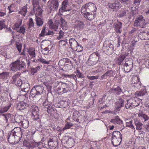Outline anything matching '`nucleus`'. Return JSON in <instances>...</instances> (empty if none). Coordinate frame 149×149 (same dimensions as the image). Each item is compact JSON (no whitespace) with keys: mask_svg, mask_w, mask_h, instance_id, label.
Listing matches in <instances>:
<instances>
[{"mask_svg":"<svg viewBox=\"0 0 149 149\" xmlns=\"http://www.w3.org/2000/svg\"><path fill=\"white\" fill-rule=\"evenodd\" d=\"M43 87L41 86H35L31 89L30 97L34 100H39L41 98V93H42Z\"/></svg>","mask_w":149,"mask_h":149,"instance_id":"1","label":"nucleus"},{"mask_svg":"<svg viewBox=\"0 0 149 149\" xmlns=\"http://www.w3.org/2000/svg\"><path fill=\"white\" fill-rule=\"evenodd\" d=\"M127 103L125 105V108L127 109H132L138 106L140 103L139 98H134L128 100H126Z\"/></svg>","mask_w":149,"mask_h":149,"instance_id":"2","label":"nucleus"},{"mask_svg":"<svg viewBox=\"0 0 149 149\" xmlns=\"http://www.w3.org/2000/svg\"><path fill=\"white\" fill-rule=\"evenodd\" d=\"M99 58V54L98 52H95L90 55L87 63L89 66L94 65L97 63Z\"/></svg>","mask_w":149,"mask_h":149,"instance_id":"3","label":"nucleus"},{"mask_svg":"<svg viewBox=\"0 0 149 149\" xmlns=\"http://www.w3.org/2000/svg\"><path fill=\"white\" fill-rule=\"evenodd\" d=\"M103 52L107 55L111 54L113 51V45L108 41L104 42V43L102 47Z\"/></svg>","mask_w":149,"mask_h":149,"instance_id":"4","label":"nucleus"},{"mask_svg":"<svg viewBox=\"0 0 149 149\" xmlns=\"http://www.w3.org/2000/svg\"><path fill=\"white\" fill-rule=\"evenodd\" d=\"M97 9L95 5L91 3H89L86 4L82 8L81 10L84 9V10L87 12H93L94 14H95L96 12V10Z\"/></svg>","mask_w":149,"mask_h":149,"instance_id":"5","label":"nucleus"},{"mask_svg":"<svg viewBox=\"0 0 149 149\" xmlns=\"http://www.w3.org/2000/svg\"><path fill=\"white\" fill-rule=\"evenodd\" d=\"M147 24L142 15L139 16L135 20L134 23L135 26H139L141 28H145Z\"/></svg>","mask_w":149,"mask_h":149,"instance_id":"6","label":"nucleus"},{"mask_svg":"<svg viewBox=\"0 0 149 149\" xmlns=\"http://www.w3.org/2000/svg\"><path fill=\"white\" fill-rule=\"evenodd\" d=\"M59 6L58 0H52L51 1V5L49 7V13H51L52 11L57 10Z\"/></svg>","mask_w":149,"mask_h":149,"instance_id":"7","label":"nucleus"},{"mask_svg":"<svg viewBox=\"0 0 149 149\" xmlns=\"http://www.w3.org/2000/svg\"><path fill=\"white\" fill-rule=\"evenodd\" d=\"M20 140L19 138L16 137L11 133H10V134L9 135L8 138V141L10 144H16L18 143Z\"/></svg>","mask_w":149,"mask_h":149,"instance_id":"8","label":"nucleus"},{"mask_svg":"<svg viewBox=\"0 0 149 149\" xmlns=\"http://www.w3.org/2000/svg\"><path fill=\"white\" fill-rule=\"evenodd\" d=\"M42 104L45 108L47 109V112L48 113L52 114L54 111L55 109L52 107V104H49L46 100L43 102Z\"/></svg>","mask_w":149,"mask_h":149,"instance_id":"9","label":"nucleus"},{"mask_svg":"<svg viewBox=\"0 0 149 149\" xmlns=\"http://www.w3.org/2000/svg\"><path fill=\"white\" fill-rule=\"evenodd\" d=\"M11 133L16 137L19 138L20 139V138L22 136V130L20 128L17 127L14 128L12 130Z\"/></svg>","mask_w":149,"mask_h":149,"instance_id":"10","label":"nucleus"},{"mask_svg":"<svg viewBox=\"0 0 149 149\" xmlns=\"http://www.w3.org/2000/svg\"><path fill=\"white\" fill-rule=\"evenodd\" d=\"M108 6L110 8L113 9V11H116L118 10L120 6V3L118 1H116L113 3H109Z\"/></svg>","mask_w":149,"mask_h":149,"instance_id":"11","label":"nucleus"},{"mask_svg":"<svg viewBox=\"0 0 149 149\" xmlns=\"http://www.w3.org/2000/svg\"><path fill=\"white\" fill-rule=\"evenodd\" d=\"M81 13L84 15V17L88 20H91L94 18V15L91 12H88V11L86 12L84 10V9H83L81 10Z\"/></svg>","mask_w":149,"mask_h":149,"instance_id":"12","label":"nucleus"},{"mask_svg":"<svg viewBox=\"0 0 149 149\" xmlns=\"http://www.w3.org/2000/svg\"><path fill=\"white\" fill-rule=\"evenodd\" d=\"M19 60H17L10 64L11 70L16 71L19 70Z\"/></svg>","mask_w":149,"mask_h":149,"instance_id":"13","label":"nucleus"},{"mask_svg":"<svg viewBox=\"0 0 149 149\" xmlns=\"http://www.w3.org/2000/svg\"><path fill=\"white\" fill-rule=\"evenodd\" d=\"M114 74H115L113 71L112 70H109L106 72L102 76L101 79H106L108 77H113Z\"/></svg>","mask_w":149,"mask_h":149,"instance_id":"14","label":"nucleus"},{"mask_svg":"<svg viewBox=\"0 0 149 149\" xmlns=\"http://www.w3.org/2000/svg\"><path fill=\"white\" fill-rule=\"evenodd\" d=\"M125 102L124 100L122 98H119L118 100L116 103V109L119 111L120 110V108L123 106Z\"/></svg>","mask_w":149,"mask_h":149,"instance_id":"15","label":"nucleus"},{"mask_svg":"<svg viewBox=\"0 0 149 149\" xmlns=\"http://www.w3.org/2000/svg\"><path fill=\"white\" fill-rule=\"evenodd\" d=\"M139 36L143 40H149V32L143 31L141 32L139 34Z\"/></svg>","mask_w":149,"mask_h":149,"instance_id":"16","label":"nucleus"},{"mask_svg":"<svg viewBox=\"0 0 149 149\" xmlns=\"http://www.w3.org/2000/svg\"><path fill=\"white\" fill-rule=\"evenodd\" d=\"M69 44L71 48L72 49H75L78 46L77 41L74 39L71 38L69 40Z\"/></svg>","mask_w":149,"mask_h":149,"instance_id":"17","label":"nucleus"},{"mask_svg":"<svg viewBox=\"0 0 149 149\" xmlns=\"http://www.w3.org/2000/svg\"><path fill=\"white\" fill-rule=\"evenodd\" d=\"M116 32L117 33H120L121 32L122 23L120 22H116L114 24Z\"/></svg>","mask_w":149,"mask_h":149,"instance_id":"18","label":"nucleus"},{"mask_svg":"<svg viewBox=\"0 0 149 149\" xmlns=\"http://www.w3.org/2000/svg\"><path fill=\"white\" fill-rule=\"evenodd\" d=\"M68 5V0H65L62 2V7L60 9V11L62 12H63L64 11H69L70 10L68 9L67 8Z\"/></svg>","mask_w":149,"mask_h":149,"instance_id":"19","label":"nucleus"},{"mask_svg":"<svg viewBox=\"0 0 149 149\" xmlns=\"http://www.w3.org/2000/svg\"><path fill=\"white\" fill-rule=\"evenodd\" d=\"M110 92L111 93H114L117 95H118L122 92L121 89L119 86H117L115 87H113L109 90Z\"/></svg>","mask_w":149,"mask_h":149,"instance_id":"20","label":"nucleus"},{"mask_svg":"<svg viewBox=\"0 0 149 149\" xmlns=\"http://www.w3.org/2000/svg\"><path fill=\"white\" fill-rule=\"evenodd\" d=\"M111 140L113 145L116 147L120 145L122 141V139H117V138H111Z\"/></svg>","mask_w":149,"mask_h":149,"instance_id":"21","label":"nucleus"},{"mask_svg":"<svg viewBox=\"0 0 149 149\" xmlns=\"http://www.w3.org/2000/svg\"><path fill=\"white\" fill-rule=\"evenodd\" d=\"M132 84H133V86L134 87L137 88H140V82L139 81V79L138 78H133L132 79Z\"/></svg>","mask_w":149,"mask_h":149,"instance_id":"22","label":"nucleus"},{"mask_svg":"<svg viewBox=\"0 0 149 149\" xmlns=\"http://www.w3.org/2000/svg\"><path fill=\"white\" fill-rule=\"evenodd\" d=\"M60 20L62 29L63 30H66L68 28V25L66 21L62 17L60 18Z\"/></svg>","mask_w":149,"mask_h":149,"instance_id":"23","label":"nucleus"},{"mask_svg":"<svg viewBox=\"0 0 149 149\" xmlns=\"http://www.w3.org/2000/svg\"><path fill=\"white\" fill-rule=\"evenodd\" d=\"M84 26V23L80 21L77 20L75 22V26L79 29H83Z\"/></svg>","mask_w":149,"mask_h":149,"instance_id":"24","label":"nucleus"},{"mask_svg":"<svg viewBox=\"0 0 149 149\" xmlns=\"http://www.w3.org/2000/svg\"><path fill=\"white\" fill-rule=\"evenodd\" d=\"M20 74L19 72H17L15 74L13 75L12 77V79H11V83L12 84L15 83L16 81H18L20 78Z\"/></svg>","mask_w":149,"mask_h":149,"instance_id":"25","label":"nucleus"},{"mask_svg":"<svg viewBox=\"0 0 149 149\" xmlns=\"http://www.w3.org/2000/svg\"><path fill=\"white\" fill-rule=\"evenodd\" d=\"M58 143L56 141H54L52 139H49L48 141L49 146L56 148L57 146Z\"/></svg>","mask_w":149,"mask_h":149,"instance_id":"26","label":"nucleus"},{"mask_svg":"<svg viewBox=\"0 0 149 149\" xmlns=\"http://www.w3.org/2000/svg\"><path fill=\"white\" fill-rule=\"evenodd\" d=\"M26 106H28L27 104L23 101H22L18 104L17 108L19 110H22L24 109Z\"/></svg>","mask_w":149,"mask_h":149,"instance_id":"27","label":"nucleus"},{"mask_svg":"<svg viewBox=\"0 0 149 149\" xmlns=\"http://www.w3.org/2000/svg\"><path fill=\"white\" fill-rule=\"evenodd\" d=\"M122 135L118 131H115L113 132L112 134L111 138H117V139H122Z\"/></svg>","mask_w":149,"mask_h":149,"instance_id":"28","label":"nucleus"},{"mask_svg":"<svg viewBox=\"0 0 149 149\" xmlns=\"http://www.w3.org/2000/svg\"><path fill=\"white\" fill-rule=\"evenodd\" d=\"M29 125V123L27 119L25 118L23 120L22 122L20 125V126H22L25 129L28 127Z\"/></svg>","mask_w":149,"mask_h":149,"instance_id":"29","label":"nucleus"},{"mask_svg":"<svg viewBox=\"0 0 149 149\" xmlns=\"http://www.w3.org/2000/svg\"><path fill=\"white\" fill-rule=\"evenodd\" d=\"M35 21L36 25L39 27L41 26L44 23V21L40 17L36 16L35 18Z\"/></svg>","mask_w":149,"mask_h":149,"instance_id":"30","label":"nucleus"},{"mask_svg":"<svg viewBox=\"0 0 149 149\" xmlns=\"http://www.w3.org/2000/svg\"><path fill=\"white\" fill-rule=\"evenodd\" d=\"M14 119L16 123H18L20 125L23 120L24 119V118L22 116L17 115L15 116Z\"/></svg>","mask_w":149,"mask_h":149,"instance_id":"31","label":"nucleus"},{"mask_svg":"<svg viewBox=\"0 0 149 149\" xmlns=\"http://www.w3.org/2000/svg\"><path fill=\"white\" fill-rule=\"evenodd\" d=\"M34 142H31L29 140H25L23 141V144L24 146H25L29 148H32L33 146Z\"/></svg>","mask_w":149,"mask_h":149,"instance_id":"32","label":"nucleus"},{"mask_svg":"<svg viewBox=\"0 0 149 149\" xmlns=\"http://www.w3.org/2000/svg\"><path fill=\"white\" fill-rule=\"evenodd\" d=\"M126 58V56L124 54H121L118 58L117 60V63L119 65H120L124 59Z\"/></svg>","mask_w":149,"mask_h":149,"instance_id":"33","label":"nucleus"},{"mask_svg":"<svg viewBox=\"0 0 149 149\" xmlns=\"http://www.w3.org/2000/svg\"><path fill=\"white\" fill-rule=\"evenodd\" d=\"M27 5L24 6L21 9V10L19 12V13L24 16H25L26 14L27 13Z\"/></svg>","mask_w":149,"mask_h":149,"instance_id":"34","label":"nucleus"},{"mask_svg":"<svg viewBox=\"0 0 149 149\" xmlns=\"http://www.w3.org/2000/svg\"><path fill=\"white\" fill-rule=\"evenodd\" d=\"M38 107L36 106H32L31 107V111L32 115L38 114Z\"/></svg>","mask_w":149,"mask_h":149,"instance_id":"35","label":"nucleus"},{"mask_svg":"<svg viewBox=\"0 0 149 149\" xmlns=\"http://www.w3.org/2000/svg\"><path fill=\"white\" fill-rule=\"evenodd\" d=\"M33 145L31 148L33 149H41L43 148L42 146L41 145L40 143L34 142Z\"/></svg>","mask_w":149,"mask_h":149,"instance_id":"36","label":"nucleus"},{"mask_svg":"<svg viewBox=\"0 0 149 149\" xmlns=\"http://www.w3.org/2000/svg\"><path fill=\"white\" fill-rule=\"evenodd\" d=\"M9 76V73L7 72H4L0 73V78L3 79H6Z\"/></svg>","mask_w":149,"mask_h":149,"instance_id":"37","label":"nucleus"},{"mask_svg":"<svg viewBox=\"0 0 149 149\" xmlns=\"http://www.w3.org/2000/svg\"><path fill=\"white\" fill-rule=\"evenodd\" d=\"M110 122L114 124L117 123L118 124L121 123L122 121L120 120L118 116H116L114 118L111 120Z\"/></svg>","mask_w":149,"mask_h":149,"instance_id":"38","label":"nucleus"},{"mask_svg":"<svg viewBox=\"0 0 149 149\" xmlns=\"http://www.w3.org/2000/svg\"><path fill=\"white\" fill-rule=\"evenodd\" d=\"M133 66L129 65L125 63L124 64V69L125 71L127 72H130L133 68Z\"/></svg>","mask_w":149,"mask_h":149,"instance_id":"39","label":"nucleus"},{"mask_svg":"<svg viewBox=\"0 0 149 149\" xmlns=\"http://www.w3.org/2000/svg\"><path fill=\"white\" fill-rule=\"evenodd\" d=\"M32 3L33 5V10L35 11L36 8L39 6V0H32Z\"/></svg>","mask_w":149,"mask_h":149,"instance_id":"40","label":"nucleus"},{"mask_svg":"<svg viewBox=\"0 0 149 149\" xmlns=\"http://www.w3.org/2000/svg\"><path fill=\"white\" fill-rule=\"evenodd\" d=\"M146 93V90L144 89H142L139 92H137L135 93L136 96L141 97L143 96Z\"/></svg>","mask_w":149,"mask_h":149,"instance_id":"41","label":"nucleus"},{"mask_svg":"<svg viewBox=\"0 0 149 149\" xmlns=\"http://www.w3.org/2000/svg\"><path fill=\"white\" fill-rule=\"evenodd\" d=\"M128 13V11L126 10H123L120 12L118 16L121 17L126 16V14Z\"/></svg>","mask_w":149,"mask_h":149,"instance_id":"42","label":"nucleus"},{"mask_svg":"<svg viewBox=\"0 0 149 149\" xmlns=\"http://www.w3.org/2000/svg\"><path fill=\"white\" fill-rule=\"evenodd\" d=\"M129 65L133 66V60L130 58L126 59L125 60V63Z\"/></svg>","mask_w":149,"mask_h":149,"instance_id":"43","label":"nucleus"},{"mask_svg":"<svg viewBox=\"0 0 149 149\" xmlns=\"http://www.w3.org/2000/svg\"><path fill=\"white\" fill-rule=\"evenodd\" d=\"M139 116L141 117V118L144 120L145 121H146L149 119L148 116L144 114L140 113L139 114Z\"/></svg>","mask_w":149,"mask_h":149,"instance_id":"44","label":"nucleus"},{"mask_svg":"<svg viewBox=\"0 0 149 149\" xmlns=\"http://www.w3.org/2000/svg\"><path fill=\"white\" fill-rule=\"evenodd\" d=\"M19 70L23 68L24 67H26L25 63L22 61H20L19 60Z\"/></svg>","mask_w":149,"mask_h":149,"instance_id":"45","label":"nucleus"},{"mask_svg":"<svg viewBox=\"0 0 149 149\" xmlns=\"http://www.w3.org/2000/svg\"><path fill=\"white\" fill-rule=\"evenodd\" d=\"M136 126V129L140 130L142 128L143 124L140 122H136L135 123Z\"/></svg>","mask_w":149,"mask_h":149,"instance_id":"46","label":"nucleus"},{"mask_svg":"<svg viewBox=\"0 0 149 149\" xmlns=\"http://www.w3.org/2000/svg\"><path fill=\"white\" fill-rule=\"evenodd\" d=\"M46 28V26H44L43 27L41 33L40 34V37H43L45 36H46V33H47V31L45 30Z\"/></svg>","mask_w":149,"mask_h":149,"instance_id":"47","label":"nucleus"},{"mask_svg":"<svg viewBox=\"0 0 149 149\" xmlns=\"http://www.w3.org/2000/svg\"><path fill=\"white\" fill-rule=\"evenodd\" d=\"M11 103H9L8 106H6L3 108L1 109L3 113L6 112L11 107Z\"/></svg>","mask_w":149,"mask_h":149,"instance_id":"48","label":"nucleus"},{"mask_svg":"<svg viewBox=\"0 0 149 149\" xmlns=\"http://www.w3.org/2000/svg\"><path fill=\"white\" fill-rule=\"evenodd\" d=\"M64 33L62 31L60 30L59 33V36L57 37V39L59 40L63 37Z\"/></svg>","mask_w":149,"mask_h":149,"instance_id":"49","label":"nucleus"},{"mask_svg":"<svg viewBox=\"0 0 149 149\" xmlns=\"http://www.w3.org/2000/svg\"><path fill=\"white\" fill-rule=\"evenodd\" d=\"M59 62H63V64H66V65H67V63H69V62H71V61H70V60L67 58H63L61 59L59 61Z\"/></svg>","mask_w":149,"mask_h":149,"instance_id":"50","label":"nucleus"},{"mask_svg":"<svg viewBox=\"0 0 149 149\" xmlns=\"http://www.w3.org/2000/svg\"><path fill=\"white\" fill-rule=\"evenodd\" d=\"M36 11V13H38L39 15H40L42 14V10L41 8L39 6L36 8L35 11Z\"/></svg>","mask_w":149,"mask_h":149,"instance_id":"51","label":"nucleus"},{"mask_svg":"<svg viewBox=\"0 0 149 149\" xmlns=\"http://www.w3.org/2000/svg\"><path fill=\"white\" fill-rule=\"evenodd\" d=\"M73 125L71 123L68 122L65 125V127L63 128V131L67 129H69L70 127H72Z\"/></svg>","mask_w":149,"mask_h":149,"instance_id":"52","label":"nucleus"},{"mask_svg":"<svg viewBox=\"0 0 149 149\" xmlns=\"http://www.w3.org/2000/svg\"><path fill=\"white\" fill-rule=\"evenodd\" d=\"M59 45L61 46L63 45L65 46L68 43L67 40L65 39L63 40H61L59 42Z\"/></svg>","mask_w":149,"mask_h":149,"instance_id":"53","label":"nucleus"},{"mask_svg":"<svg viewBox=\"0 0 149 149\" xmlns=\"http://www.w3.org/2000/svg\"><path fill=\"white\" fill-rule=\"evenodd\" d=\"M29 26L28 27V28L29 29L34 26V23L33 22V19L32 18H30L29 19Z\"/></svg>","mask_w":149,"mask_h":149,"instance_id":"54","label":"nucleus"},{"mask_svg":"<svg viewBox=\"0 0 149 149\" xmlns=\"http://www.w3.org/2000/svg\"><path fill=\"white\" fill-rule=\"evenodd\" d=\"M30 90V87H28L26 88H22L21 89V91L22 92H24L25 93H24L23 94V95H25Z\"/></svg>","mask_w":149,"mask_h":149,"instance_id":"55","label":"nucleus"},{"mask_svg":"<svg viewBox=\"0 0 149 149\" xmlns=\"http://www.w3.org/2000/svg\"><path fill=\"white\" fill-rule=\"evenodd\" d=\"M23 84L22 80L20 79L16 81V83H14V84H15L16 86H22Z\"/></svg>","mask_w":149,"mask_h":149,"instance_id":"56","label":"nucleus"},{"mask_svg":"<svg viewBox=\"0 0 149 149\" xmlns=\"http://www.w3.org/2000/svg\"><path fill=\"white\" fill-rule=\"evenodd\" d=\"M49 51V48L48 47H47L43 49L42 50V52L44 54H47Z\"/></svg>","mask_w":149,"mask_h":149,"instance_id":"57","label":"nucleus"},{"mask_svg":"<svg viewBox=\"0 0 149 149\" xmlns=\"http://www.w3.org/2000/svg\"><path fill=\"white\" fill-rule=\"evenodd\" d=\"M40 67L39 66H38L35 68L32 69L31 70V73L33 75H34L35 73L37 72L38 70L39 69Z\"/></svg>","mask_w":149,"mask_h":149,"instance_id":"58","label":"nucleus"},{"mask_svg":"<svg viewBox=\"0 0 149 149\" xmlns=\"http://www.w3.org/2000/svg\"><path fill=\"white\" fill-rule=\"evenodd\" d=\"M65 76L70 78H73L75 80L77 79L76 75L74 74L71 75L65 74Z\"/></svg>","mask_w":149,"mask_h":149,"instance_id":"59","label":"nucleus"},{"mask_svg":"<svg viewBox=\"0 0 149 149\" xmlns=\"http://www.w3.org/2000/svg\"><path fill=\"white\" fill-rule=\"evenodd\" d=\"M126 125L127 126L130 127L131 129H134V127L132 124L131 121L129 122H126Z\"/></svg>","mask_w":149,"mask_h":149,"instance_id":"60","label":"nucleus"},{"mask_svg":"<svg viewBox=\"0 0 149 149\" xmlns=\"http://www.w3.org/2000/svg\"><path fill=\"white\" fill-rule=\"evenodd\" d=\"M3 116L4 117L5 120L7 122L8 119L11 117V115L9 113L2 114Z\"/></svg>","mask_w":149,"mask_h":149,"instance_id":"61","label":"nucleus"},{"mask_svg":"<svg viewBox=\"0 0 149 149\" xmlns=\"http://www.w3.org/2000/svg\"><path fill=\"white\" fill-rule=\"evenodd\" d=\"M17 32H19V33H22L24 34L25 32V28L23 26H21L19 30L17 31Z\"/></svg>","mask_w":149,"mask_h":149,"instance_id":"62","label":"nucleus"},{"mask_svg":"<svg viewBox=\"0 0 149 149\" xmlns=\"http://www.w3.org/2000/svg\"><path fill=\"white\" fill-rule=\"evenodd\" d=\"M76 75L78 77L81 78L83 77V75L78 70H77L76 72Z\"/></svg>","mask_w":149,"mask_h":149,"instance_id":"63","label":"nucleus"},{"mask_svg":"<svg viewBox=\"0 0 149 149\" xmlns=\"http://www.w3.org/2000/svg\"><path fill=\"white\" fill-rule=\"evenodd\" d=\"M145 109L146 110H149V100L145 102L144 104Z\"/></svg>","mask_w":149,"mask_h":149,"instance_id":"64","label":"nucleus"}]
</instances>
